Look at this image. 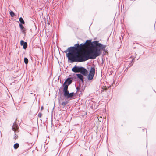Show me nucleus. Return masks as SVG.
<instances>
[{
    "label": "nucleus",
    "mask_w": 156,
    "mask_h": 156,
    "mask_svg": "<svg viewBox=\"0 0 156 156\" xmlns=\"http://www.w3.org/2000/svg\"><path fill=\"white\" fill-rule=\"evenodd\" d=\"M87 76L88 79L89 80H91L93 79L94 75L89 73Z\"/></svg>",
    "instance_id": "15"
},
{
    "label": "nucleus",
    "mask_w": 156,
    "mask_h": 156,
    "mask_svg": "<svg viewBox=\"0 0 156 156\" xmlns=\"http://www.w3.org/2000/svg\"><path fill=\"white\" fill-rule=\"evenodd\" d=\"M75 46L77 47V52H81L86 48L84 43H81L80 44L78 43L75 44Z\"/></svg>",
    "instance_id": "5"
},
{
    "label": "nucleus",
    "mask_w": 156,
    "mask_h": 156,
    "mask_svg": "<svg viewBox=\"0 0 156 156\" xmlns=\"http://www.w3.org/2000/svg\"><path fill=\"white\" fill-rule=\"evenodd\" d=\"M19 21L20 22V23H21V24H24L25 23L24 20L21 17H20L19 18Z\"/></svg>",
    "instance_id": "16"
},
{
    "label": "nucleus",
    "mask_w": 156,
    "mask_h": 156,
    "mask_svg": "<svg viewBox=\"0 0 156 156\" xmlns=\"http://www.w3.org/2000/svg\"><path fill=\"white\" fill-rule=\"evenodd\" d=\"M92 42H91V40H87L85 43H84V44L86 48L88 47L90 45V47L89 49H90L91 47V45L92 44Z\"/></svg>",
    "instance_id": "10"
},
{
    "label": "nucleus",
    "mask_w": 156,
    "mask_h": 156,
    "mask_svg": "<svg viewBox=\"0 0 156 156\" xmlns=\"http://www.w3.org/2000/svg\"><path fill=\"white\" fill-rule=\"evenodd\" d=\"M81 67L77 66L75 65L74 67H73L72 69V71L75 73L80 72L81 71Z\"/></svg>",
    "instance_id": "8"
},
{
    "label": "nucleus",
    "mask_w": 156,
    "mask_h": 156,
    "mask_svg": "<svg viewBox=\"0 0 156 156\" xmlns=\"http://www.w3.org/2000/svg\"><path fill=\"white\" fill-rule=\"evenodd\" d=\"M76 75L78 78L80 79L81 82L83 83L84 82V77L82 74H77Z\"/></svg>",
    "instance_id": "13"
},
{
    "label": "nucleus",
    "mask_w": 156,
    "mask_h": 156,
    "mask_svg": "<svg viewBox=\"0 0 156 156\" xmlns=\"http://www.w3.org/2000/svg\"><path fill=\"white\" fill-rule=\"evenodd\" d=\"M79 52L76 51L73 53V54L70 55H69V53H67L66 56L71 62H80V57L79 56Z\"/></svg>",
    "instance_id": "4"
},
{
    "label": "nucleus",
    "mask_w": 156,
    "mask_h": 156,
    "mask_svg": "<svg viewBox=\"0 0 156 156\" xmlns=\"http://www.w3.org/2000/svg\"><path fill=\"white\" fill-rule=\"evenodd\" d=\"M132 65H133V64H131V63H130V64H129V67H130Z\"/></svg>",
    "instance_id": "26"
},
{
    "label": "nucleus",
    "mask_w": 156,
    "mask_h": 156,
    "mask_svg": "<svg viewBox=\"0 0 156 156\" xmlns=\"http://www.w3.org/2000/svg\"><path fill=\"white\" fill-rule=\"evenodd\" d=\"M80 85L79 87H76V89L77 90V91L78 92L80 89Z\"/></svg>",
    "instance_id": "22"
},
{
    "label": "nucleus",
    "mask_w": 156,
    "mask_h": 156,
    "mask_svg": "<svg viewBox=\"0 0 156 156\" xmlns=\"http://www.w3.org/2000/svg\"><path fill=\"white\" fill-rule=\"evenodd\" d=\"M19 147V144L18 143H16L14 145V148L15 149H17Z\"/></svg>",
    "instance_id": "17"
},
{
    "label": "nucleus",
    "mask_w": 156,
    "mask_h": 156,
    "mask_svg": "<svg viewBox=\"0 0 156 156\" xmlns=\"http://www.w3.org/2000/svg\"><path fill=\"white\" fill-rule=\"evenodd\" d=\"M12 130L15 132L17 131L18 129V126L16 124V121H15L13 123V125L12 127Z\"/></svg>",
    "instance_id": "11"
},
{
    "label": "nucleus",
    "mask_w": 156,
    "mask_h": 156,
    "mask_svg": "<svg viewBox=\"0 0 156 156\" xmlns=\"http://www.w3.org/2000/svg\"><path fill=\"white\" fill-rule=\"evenodd\" d=\"M73 80V78L72 77L68 78L66 80L63 84V96L66 98L65 100L66 99H67L68 101L72 100L74 95V92L69 93V92L68 90V86L72 83Z\"/></svg>",
    "instance_id": "1"
},
{
    "label": "nucleus",
    "mask_w": 156,
    "mask_h": 156,
    "mask_svg": "<svg viewBox=\"0 0 156 156\" xmlns=\"http://www.w3.org/2000/svg\"><path fill=\"white\" fill-rule=\"evenodd\" d=\"M10 14L11 15V16L12 17H13L15 16V14L14 12L12 11H11L10 12Z\"/></svg>",
    "instance_id": "19"
},
{
    "label": "nucleus",
    "mask_w": 156,
    "mask_h": 156,
    "mask_svg": "<svg viewBox=\"0 0 156 156\" xmlns=\"http://www.w3.org/2000/svg\"><path fill=\"white\" fill-rule=\"evenodd\" d=\"M19 26H20V29L21 30H23L24 29V27L22 25V24H20Z\"/></svg>",
    "instance_id": "20"
},
{
    "label": "nucleus",
    "mask_w": 156,
    "mask_h": 156,
    "mask_svg": "<svg viewBox=\"0 0 156 156\" xmlns=\"http://www.w3.org/2000/svg\"><path fill=\"white\" fill-rule=\"evenodd\" d=\"M24 62L25 64H27L28 62V60L27 58L25 57L24 58Z\"/></svg>",
    "instance_id": "18"
},
{
    "label": "nucleus",
    "mask_w": 156,
    "mask_h": 156,
    "mask_svg": "<svg viewBox=\"0 0 156 156\" xmlns=\"http://www.w3.org/2000/svg\"><path fill=\"white\" fill-rule=\"evenodd\" d=\"M64 99V98H62L61 96V94L60 95V97H58V101L59 103L60 104H61V105L62 106H65L68 103V102L67 101H65L61 103V102Z\"/></svg>",
    "instance_id": "9"
},
{
    "label": "nucleus",
    "mask_w": 156,
    "mask_h": 156,
    "mask_svg": "<svg viewBox=\"0 0 156 156\" xmlns=\"http://www.w3.org/2000/svg\"><path fill=\"white\" fill-rule=\"evenodd\" d=\"M80 62H84L89 59H95L97 57L92 47L88 51H84L81 53L80 55Z\"/></svg>",
    "instance_id": "2"
},
{
    "label": "nucleus",
    "mask_w": 156,
    "mask_h": 156,
    "mask_svg": "<svg viewBox=\"0 0 156 156\" xmlns=\"http://www.w3.org/2000/svg\"><path fill=\"white\" fill-rule=\"evenodd\" d=\"M80 72L81 74L85 76L88 75V71L85 68L82 67H81Z\"/></svg>",
    "instance_id": "7"
},
{
    "label": "nucleus",
    "mask_w": 156,
    "mask_h": 156,
    "mask_svg": "<svg viewBox=\"0 0 156 156\" xmlns=\"http://www.w3.org/2000/svg\"><path fill=\"white\" fill-rule=\"evenodd\" d=\"M68 51H69V50H68V48L66 50L64 51V52L67 53V52H68Z\"/></svg>",
    "instance_id": "23"
},
{
    "label": "nucleus",
    "mask_w": 156,
    "mask_h": 156,
    "mask_svg": "<svg viewBox=\"0 0 156 156\" xmlns=\"http://www.w3.org/2000/svg\"><path fill=\"white\" fill-rule=\"evenodd\" d=\"M89 73L94 75L95 73V69L94 67H92L91 68Z\"/></svg>",
    "instance_id": "14"
},
{
    "label": "nucleus",
    "mask_w": 156,
    "mask_h": 156,
    "mask_svg": "<svg viewBox=\"0 0 156 156\" xmlns=\"http://www.w3.org/2000/svg\"><path fill=\"white\" fill-rule=\"evenodd\" d=\"M104 89H103V90H102V91H104Z\"/></svg>",
    "instance_id": "27"
},
{
    "label": "nucleus",
    "mask_w": 156,
    "mask_h": 156,
    "mask_svg": "<svg viewBox=\"0 0 156 156\" xmlns=\"http://www.w3.org/2000/svg\"><path fill=\"white\" fill-rule=\"evenodd\" d=\"M68 50L69 52V55L73 54L75 52L74 51H77V49L76 46H75V44L73 47H70L68 48Z\"/></svg>",
    "instance_id": "6"
},
{
    "label": "nucleus",
    "mask_w": 156,
    "mask_h": 156,
    "mask_svg": "<svg viewBox=\"0 0 156 156\" xmlns=\"http://www.w3.org/2000/svg\"><path fill=\"white\" fill-rule=\"evenodd\" d=\"M20 45L21 46H23V48L25 49L27 47V44L26 42H24L23 40H22L20 41Z\"/></svg>",
    "instance_id": "12"
},
{
    "label": "nucleus",
    "mask_w": 156,
    "mask_h": 156,
    "mask_svg": "<svg viewBox=\"0 0 156 156\" xmlns=\"http://www.w3.org/2000/svg\"><path fill=\"white\" fill-rule=\"evenodd\" d=\"M14 138H15V139L16 138V136H17L16 135L15 133V134H14Z\"/></svg>",
    "instance_id": "25"
},
{
    "label": "nucleus",
    "mask_w": 156,
    "mask_h": 156,
    "mask_svg": "<svg viewBox=\"0 0 156 156\" xmlns=\"http://www.w3.org/2000/svg\"><path fill=\"white\" fill-rule=\"evenodd\" d=\"M43 109V106H42L41 108V110H42Z\"/></svg>",
    "instance_id": "24"
},
{
    "label": "nucleus",
    "mask_w": 156,
    "mask_h": 156,
    "mask_svg": "<svg viewBox=\"0 0 156 156\" xmlns=\"http://www.w3.org/2000/svg\"><path fill=\"white\" fill-rule=\"evenodd\" d=\"M91 47L94 49L97 57L100 56L101 54L102 50L105 51L106 45H103L99 43L98 41H95L93 42Z\"/></svg>",
    "instance_id": "3"
},
{
    "label": "nucleus",
    "mask_w": 156,
    "mask_h": 156,
    "mask_svg": "<svg viewBox=\"0 0 156 156\" xmlns=\"http://www.w3.org/2000/svg\"><path fill=\"white\" fill-rule=\"evenodd\" d=\"M42 115V113H41L39 112L38 115V117L41 118V117Z\"/></svg>",
    "instance_id": "21"
}]
</instances>
